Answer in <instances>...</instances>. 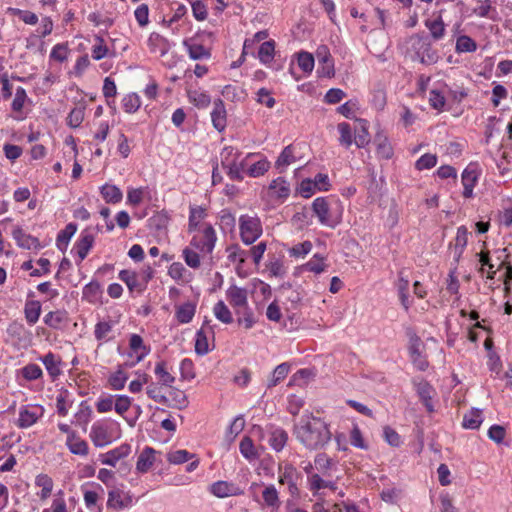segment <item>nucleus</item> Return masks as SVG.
<instances>
[{
	"instance_id": "1",
	"label": "nucleus",
	"mask_w": 512,
	"mask_h": 512,
	"mask_svg": "<svg viewBox=\"0 0 512 512\" xmlns=\"http://www.w3.org/2000/svg\"><path fill=\"white\" fill-rule=\"evenodd\" d=\"M294 434L296 439L310 450L323 448L331 439L327 424L312 414H305L300 418L294 425Z\"/></svg>"
},
{
	"instance_id": "2",
	"label": "nucleus",
	"mask_w": 512,
	"mask_h": 512,
	"mask_svg": "<svg viewBox=\"0 0 512 512\" xmlns=\"http://www.w3.org/2000/svg\"><path fill=\"white\" fill-rule=\"evenodd\" d=\"M190 245L202 254H211L217 240L216 232L210 224H203L195 231Z\"/></svg>"
},
{
	"instance_id": "3",
	"label": "nucleus",
	"mask_w": 512,
	"mask_h": 512,
	"mask_svg": "<svg viewBox=\"0 0 512 512\" xmlns=\"http://www.w3.org/2000/svg\"><path fill=\"white\" fill-rule=\"evenodd\" d=\"M239 229L241 240L246 245L254 243L262 235V224L257 216L242 215Z\"/></svg>"
},
{
	"instance_id": "4",
	"label": "nucleus",
	"mask_w": 512,
	"mask_h": 512,
	"mask_svg": "<svg viewBox=\"0 0 512 512\" xmlns=\"http://www.w3.org/2000/svg\"><path fill=\"white\" fill-rule=\"evenodd\" d=\"M279 483L287 485L288 491L292 496L299 494L297 481L300 479V473L291 463L279 464L278 466Z\"/></svg>"
},
{
	"instance_id": "5",
	"label": "nucleus",
	"mask_w": 512,
	"mask_h": 512,
	"mask_svg": "<svg viewBox=\"0 0 512 512\" xmlns=\"http://www.w3.org/2000/svg\"><path fill=\"white\" fill-rule=\"evenodd\" d=\"M409 354L413 365L420 371H425L428 367V361L422 356L423 343L415 332L409 330Z\"/></svg>"
},
{
	"instance_id": "6",
	"label": "nucleus",
	"mask_w": 512,
	"mask_h": 512,
	"mask_svg": "<svg viewBox=\"0 0 512 512\" xmlns=\"http://www.w3.org/2000/svg\"><path fill=\"white\" fill-rule=\"evenodd\" d=\"M312 210L322 225L335 227L340 222L338 218L331 216L329 202L325 197L316 198L312 203Z\"/></svg>"
},
{
	"instance_id": "7",
	"label": "nucleus",
	"mask_w": 512,
	"mask_h": 512,
	"mask_svg": "<svg viewBox=\"0 0 512 512\" xmlns=\"http://www.w3.org/2000/svg\"><path fill=\"white\" fill-rule=\"evenodd\" d=\"M226 298L237 315H240L241 311L249 306L248 292L245 288L231 285L226 291Z\"/></svg>"
},
{
	"instance_id": "8",
	"label": "nucleus",
	"mask_w": 512,
	"mask_h": 512,
	"mask_svg": "<svg viewBox=\"0 0 512 512\" xmlns=\"http://www.w3.org/2000/svg\"><path fill=\"white\" fill-rule=\"evenodd\" d=\"M316 57L320 65L318 68L319 75L328 78L333 77L335 74L334 62L327 46H319L316 51Z\"/></svg>"
},
{
	"instance_id": "9",
	"label": "nucleus",
	"mask_w": 512,
	"mask_h": 512,
	"mask_svg": "<svg viewBox=\"0 0 512 512\" xmlns=\"http://www.w3.org/2000/svg\"><path fill=\"white\" fill-rule=\"evenodd\" d=\"M162 403L173 408L182 409L187 405V398L182 390L167 386L162 387Z\"/></svg>"
},
{
	"instance_id": "10",
	"label": "nucleus",
	"mask_w": 512,
	"mask_h": 512,
	"mask_svg": "<svg viewBox=\"0 0 512 512\" xmlns=\"http://www.w3.org/2000/svg\"><path fill=\"white\" fill-rule=\"evenodd\" d=\"M12 237L16 241L20 248L27 250H40L43 246L41 245L38 238L27 234L21 227L16 226L12 230Z\"/></svg>"
},
{
	"instance_id": "11",
	"label": "nucleus",
	"mask_w": 512,
	"mask_h": 512,
	"mask_svg": "<svg viewBox=\"0 0 512 512\" xmlns=\"http://www.w3.org/2000/svg\"><path fill=\"white\" fill-rule=\"evenodd\" d=\"M6 331L8 336L19 345L27 346L32 341V333L21 322H11Z\"/></svg>"
},
{
	"instance_id": "12",
	"label": "nucleus",
	"mask_w": 512,
	"mask_h": 512,
	"mask_svg": "<svg viewBox=\"0 0 512 512\" xmlns=\"http://www.w3.org/2000/svg\"><path fill=\"white\" fill-rule=\"evenodd\" d=\"M210 492L218 498L239 496L244 493L238 485L227 481H217L213 483L210 487Z\"/></svg>"
},
{
	"instance_id": "13",
	"label": "nucleus",
	"mask_w": 512,
	"mask_h": 512,
	"mask_svg": "<svg viewBox=\"0 0 512 512\" xmlns=\"http://www.w3.org/2000/svg\"><path fill=\"white\" fill-rule=\"evenodd\" d=\"M214 336L212 327L208 321H205L201 329L196 334L195 352L198 355H205L209 351L208 337Z\"/></svg>"
},
{
	"instance_id": "14",
	"label": "nucleus",
	"mask_w": 512,
	"mask_h": 512,
	"mask_svg": "<svg viewBox=\"0 0 512 512\" xmlns=\"http://www.w3.org/2000/svg\"><path fill=\"white\" fill-rule=\"evenodd\" d=\"M41 361L44 364L48 374L52 378V380L57 379L61 374V358L55 355L52 352L47 353L43 357H41Z\"/></svg>"
},
{
	"instance_id": "15",
	"label": "nucleus",
	"mask_w": 512,
	"mask_h": 512,
	"mask_svg": "<svg viewBox=\"0 0 512 512\" xmlns=\"http://www.w3.org/2000/svg\"><path fill=\"white\" fill-rule=\"evenodd\" d=\"M94 236L88 231H82L79 240L75 244V249L80 261H83L88 255L94 244Z\"/></svg>"
},
{
	"instance_id": "16",
	"label": "nucleus",
	"mask_w": 512,
	"mask_h": 512,
	"mask_svg": "<svg viewBox=\"0 0 512 512\" xmlns=\"http://www.w3.org/2000/svg\"><path fill=\"white\" fill-rule=\"evenodd\" d=\"M130 452L131 446L129 444H122L103 455L101 462L105 465L115 466L120 459L128 456Z\"/></svg>"
},
{
	"instance_id": "17",
	"label": "nucleus",
	"mask_w": 512,
	"mask_h": 512,
	"mask_svg": "<svg viewBox=\"0 0 512 512\" xmlns=\"http://www.w3.org/2000/svg\"><path fill=\"white\" fill-rule=\"evenodd\" d=\"M42 415V412H39L38 408H29L23 407L20 409L19 418H18V427L20 428H28L34 425L39 417Z\"/></svg>"
},
{
	"instance_id": "18",
	"label": "nucleus",
	"mask_w": 512,
	"mask_h": 512,
	"mask_svg": "<svg viewBox=\"0 0 512 512\" xmlns=\"http://www.w3.org/2000/svg\"><path fill=\"white\" fill-rule=\"evenodd\" d=\"M131 504V498L126 496L119 489H112L109 491L107 507L112 509H123L128 507Z\"/></svg>"
},
{
	"instance_id": "19",
	"label": "nucleus",
	"mask_w": 512,
	"mask_h": 512,
	"mask_svg": "<svg viewBox=\"0 0 512 512\" xmlns=\"http://www.w3.org/2000/svg\"><path fill=\"white\" fill-rule=\"evenodd\" d=\"M213 126L219 131H223L226 127V110L221 99L214 102V108L211 112Z\"/></svg>"
},
{
	"instance_id": "20",
	"label": "nucleus",
	"mask_w": 512,
	"mask_h": 512,
	"mask_svg": "<svg viewBox=\"0 0 512 512\" xmlns=\"http://www.w3.org/2000/svg\"><path fill=\"white\" fill-rule=\"evenodd\" d=\"M90 438L96 447H103L111 442L108 429L101 424H94L91 427Z\"/></svg>"
},
{
	"instance_id": "21",
	"label": "nucleus",
	"mask_w": 512,
	"mask_h": 512,
	"mask_svg": "<svg viewBox=\"0 0 512 512\" xmlns=\"http://www.w3.org/2000/svg\"><path fill=\"white\" fill-rule=\"evenodd\" d=\"M288 441V433L279 427L272 428L269 433L268 442L273 450L280 452Z\"/></svg>"
},
{
	"instance_id": "22",
	"label": "nucleus",
	"mask_w": 512,
	"mask_h": 512,
	"mask_svg": "<svg viewBox=\"0 0 512 512\" xmlns=\"http://www.w3.org/2000/svg\"><path fill=\"white\" fill-rule=\"evenodd\" d=\"M119 279L123 281L130 291L141 292L144 289L143 283L139 282L138 275L131 270H121Z\"/></svg>"
},
{
	"instance_id": "23",
	"label": "nucleus",
	"mask_w": 512,
	"mask_h": 512,
	"mask_svg": "<svg viewBox=\"0 0 512 512\" xmlns=\"http://www.w3.org/2000/svg\"><path fill=\"white\" fill-rule=\"evenodd\" d=\"M156 451L153 448L146 447L139 455L136 468L139 472H147L155 460Z\"/></svg>"
},
{
	"instance_id": "24",
	"label": "nucleus",
	"mask_w": 512,
	"mask_h": 512,
	"mask_svg": "<svg viewBox=\"0 0 512 512\" xmlns=\"http://www.w3.org/2000/svg\"><path fill=\"white\" fill-rule=\"evenodd\" d=\"M66 444L70 452L75 455L85 456L88 454V444L86 441L77 437L75 432H71V435L67 437Z\"/></svg>"
},
{
	"instance_id": "25",
	"label": "nucleus",
	"mask_w": 512,
	"mask_h": 512,
	"mask_svg": "<svg viewBox=\"0 0 512 512\" xmlns=\"http://www.w3.org/2000/svg\"><path fill=\"white\" fill-rule=\"evenodd\" d=\"M67 321V312L61 310L51 311L44 317V323L53 329H60Z\"/></svg>"
},
{
	"instance_id": "26",
	"label": "nucleus",
	"mask_w": 512,
	"mask_h": 512,
	"mask_svg": "<svg viewBox=\"0 0 512 512\" xmlns=\"http://www.w3.org/2000/svg\"><path fill=\"white\" fill-rule=\"evenodd\" d=\"M24 314L26 321L30 325L35 324L39 320L41 314L40 302L37 300L27 301L25 303Z\"/></svg>"
},
{
	"instance_id": "27",
	"label": "nucleus",
	"mask_w": 512,
	"mask_h": 512,
	"mask_svg": "<svg viewBox=\"0 0 512 512\" xmlns=\"http://www.w3.org/2000/svg\"><path fill=\"white\" fill-rule=\"evenodd\" d=\"M290 372V365L288 363H281L279 364L274 371L272 372L271 376L268 379L267 387L272 388L278 385L283 379L287 377V375Z\"/></svg>"
},
{
	"instance_id": "28",
	"label": "nucleus",
	"mask_w": 512,
	"mask_h": 512,
	"mask_svg": "<svg viewBox=\"0 0 512 512\" xmlns=\"http://www.w3.org/2000/svg\"><path fill=\"white\" fill-rule=\"evenodd\" d=\"M482 422V411L476 408L471 409L463 417V427L467 429H478Z\"/></svg>"
},
{
	"instance_id": "29",
	"label": "nucleus",
	"mask_w": 512,
	"mask_h": 512,
	"mask_svg": "<svg viewBox=\"0 0 512 512\" xmlns=\"http://www.w3.org/2000/svg\"><path fill=\"white\" fill-rule=\"evenodd\" d=\"M76 230H77V226L73 223H69L68 225H66V227L63 230H61L58 233L57 239H56V244L60 250H62V251L66 250L68 243H69L70 239L72 238V236L75 234Z\"/></svg>"
},
{
	"instance_id": "30",
	"label": "nucleus",
	"mask_w": 512,
	"mask_h": 512,
	"mask_svg": "<svg viewBox=\"0 0 512 512\" xmlns=\"http://www.w3.org/2000/svg\"><path fill=\"white\" fill-rule=\"evenodd\" d=\"M269 190L278 198L282 199L287 198L290 194V186L282 177H278L277 179L273 180L269 185Z\"/></svg>"
},
{
	"instance_id": "31",
	"label": "nucleus",
	"mask_w": 512,
	"mask_h": 512,
	"mask_svg": "<svg viewBox=\"0 0 512 512\" xmlns=\"http://www.w3.org/2000/svg\"><path fill=\"white\" fill-rule=\"evenodd\" d=\"M262 497L265 505L273 509H278L281 505V501L278 496V491L274 485H268L262 492Z\"/></svg>"
},
{
	"instance_id": "32",
	"label": "nucleus",
	"mask_w": 512,
	"mask_h": 512,
	"mask_svg": "<svg viewBox=\"0 0 512 512\" xmlns=\"http://www.w3.org/2000/svg\"><path fill=\"white\" fill-rule=\"evenodd\" d=\"M316 470L324 477L330 476V470L334 466L333 460L325 454H318L314 459Z\"/></svg>"
},
{
	"instance_id": "33",
	"label": "nucleus",
	"mask_w": 512,
	"mask_h": 512,
	"mask_svg": "<svg viewBox=\"0 0 512 512\" xmlns=\"http://www.w3.org/2000/svg\"><path fill=\"white\" fill-rule=\"evenodd\" d=\"M239 449L243 457L247 460L252 461L259 457L257 450L254 446L252 439L248 436L244 437L239 445Z\"/></svg>"
},
{
	"instance_id": "34",
	"label": "nucleus",
	"mask_w": 512,
	"mask_h": 512,
	"mask_svg": "<svg viewBox=\"0 0 512 512\" xmlns=\"http://www.w3.org/2000/svg\"><path fill=\"white\" fill-rule=\"evenodd\" d=\"M213 312L215 317L222 323L231 324L233 322L232 313L222 300L215 304Z\"/></svg>"
},
{
	"instance_id": "35",
	"label": "nucleus",
	"mask_w": 512,
	"mask_h": 512,
	"mask_svg": "<svg viewBox=\"0 0 512 512\" xmlns=\"http://www.w3.org/2000/svg\"><path fill=\"white\" fill-rule=\"evenodd\" d=\"M426 27L429 29L431 36L434 40H440L445 34V26L441 16L434 20H427Z\"/></svg>"
},
{
	"instance_id": "36",
	"label": "nucleus",
	"mask_w": 512,
	"mask_h": 512,
	"mask_svg": "<svg viewBox=\"0 0 512 512\" xmlns=\"http://www.w3.org/2000/svg\"><path fill=\"white\" fill-rule=\"evenodd\" d=\"M308 480L312 491H318L323 488L336 489L334 482L323 479L319 473L311 474V476H308Z\"/></svg>"
},
{
	"instance_id": "37",
	"label": "nucleus",
	"mask_w": 512,
	"mask_h": 512,
	"mask_svg": "<svg viewBox=\"0 0 512 512\" xmlns=\"http://www.w3.org/2000/svg\"><path fill=\"white\" fill-rule=\"evenodd\" d=\"M313 377L314 373L310 369H301L290 378L288 385L302 387L306 385Z\"/></svg>"
},
{
	"instance_id": "38",
	"label": "nucleus",
	"mask_w": 512,
	"mask_h": 512,
	"mask_svg": "<svg viewBox=\"0 0 512 512\" xmlns=\"http://www.w3.org/2000/svg\"><path fill=\"white\" fill-rule=\"evenodd\" d=\"M101 194L106 202L109 203H118L121 201L123 196L121 190L118 187L108 184L102 186Z\"/></svg>"
},
{
	"instance_id": "39",
	"label": "nucleus",
	"mask_w": 512,
	"mask_h": 512,
	"mask_svg": "<svg viewBox=\"0 0 512 512\" xmlns=\"http://www.w3.org/2000/svg\"><path fill=\"white\" fill-rule=\"evenodd\" d=\"M129 347H130L131 351L134 354H136L137 362L142 360V358L147 353L146 352V347L143 344V340H142L141 336H139L137 334H132L131 335L130 341H129Z\"/></svg>"
},
{
	"instance_id": "40",
	"label": "nucleus",
	"mask_w": 512,
	"mask_h": 512,
	"mask_svg": "<svg viewBox=\"0 0 512 512\" xmlns=\"http://www.w3.org/2000/svg\"><path fill=\"white\" fill-rule=\"evenodd\" d=\"M476 180L477 177L473 171L464 170L462 174V184L464 186L463 196L465 198H470L472 196Z\"/></svg>"
},
{
	"instance_id": "41",
	"label": "nucleus",
	"mask_w": 512,
	"mask_h": 512,
	"mask_svg": "<svg viewBox=\"0 0 512 512\" xmlns=\"http://www.w3.org/2000/svg\"><path fill=\"white\" fill-rule=\"evenodd\" d=\"M167 460L170 464L179 465L195 457L194 454L189 453L187 450L180 449L176 451L168 452Z\"/></svg>"
},
{
	"instance_id": "42",
	"label": "nucleus",
	"mask_w": 512,
	"mask_h": 512,
	"mask_svg": "<svg viewBox=\"0 0 512 512\" xmlns=\"http://www.w3.org/2000/svg\"><path fill=\"white\" fill-rule=\"evenodd\" d=\"M228 259L232 262H238V267H240L246 260L248 254V250L241 249L238 245H231L227 248Z\"/></svg>"
},
{
	"instance_id": "43",
	"label": "nucleus",
	"mask_w": 512,
	"mask_h": 512,
	"mask_svg": "<svg viewBox=\"0 0 512 512\" xmlns=\"http://www.w3.org/2000/svg\"><path fill=\"white\" fill-rule=\"evenodd\" d=\"M275 45L273 41H266L260 45L258 57L263 64L270 63L274 57Z\"/></svg>"
},
{
	"instance_id": "44",
	"label": "nucleus",
	"mask_w": 512,
	"mask_h": 512,
	"mask_svg": "<svg viewBox=\"0 0 512 512\" xmlns=\"http://www.w3.org/2000/svg\"><path fill=\"white\" fill-rule=\"evenodd\" d=\"M224 169H227V174L232 180L241 181L243 176L241 172L246 166V161L243 159L240 162H233L232 164L222 165Z\"/></svg>"
},
{
	"instance_id": "45",
	"label": "nucleus",
	"mask_w": 512,
	"mask_h": 512,
	"mask_svg": "<svg viewBox=\"0 0 512 512\" xmlns=\"http://www.w3.org/2000/svg\"><path fill=\"white\" fill-rule=\"evenodd\" d=\"M359 130L357 131V134L355 135V144L357 147L361 148L367 145L370 142V137L368 133V127H367V121L363 119H359Z\"/></svg>"
},
{
	"instance_id": "46",
	"label": "nucleus",
	"mask_w": 512,
	"mask_h": 512,
	"mask_svg": "<svg viewBox=\"0 0 512 512\" xmlns=\"http://www.w3.org/2000/svg\"><path fill=\"white\" fill-rule=\"evenodd\" d=\"M195 314V306L191 303H185L178 307L176 317L181 323H188Z\"/></svg>"
},
{
	"instance_id": "47",
	"label": "nucleus",
	"mask_w": 512,
	"mask_h": 512,
	"mask_svg": "<svg viewBox=\"0 0 512 512\" xmlns=\"http://www.w3.org/2000/svg\"><path fill=\"white\" fill-rule=\"evenodd\" d=\"M477 49L476 42L470 38L469 36L462 35L457 38L456 41V51L463 52H474Z\"/></svg>"
},
{
	"instance_id": "48",
	"label": "nucleus",
	"mask_w": 512,
	"mask_h": 512,
	"mask_svg": "<svg viewBox=\"0 0 512 512\" xmlns=\"http://www.w3.org/2000/svg\"><path fill=\"white\" fill-rule=\"evenodd\" d=\"M337 128L340 133V144L348 148L353 143L352 129L350 125L346 122H342L338 124Z\"/></svg>"
},
{
	"instance_id": "49",
	"label": "nucleus",
	"mask_w": 512,
	"mask_h": 512,
	"mask_svg": "<svg viewBox=\"0 0 512 512\" xmlns=\"http://www.w3.org/2000/svg\"><path fill=\"white\" fill-rule=\"evenodd\" d=\"M189 55L194 60L208 59L210 57L209 49L198 43L188 44Z\"/></svg>"
},
{
	"instance_id": "50",
	"label": "nucleus",
	"mask_w": 512,
	"mask_h": 512,
	"mask_svg": "<svg viewBox=\"0 0 512 512\" xmlns=\"http://www.w3.org/2000/svg\"><path fill=\"white\" fill-rule=\"evenodd\" d=\"M188 97L189 100L198 108H205L211 102L210 96L204 92L189 91Z\"/></svg>"
},
{
	"instance_id": "51",
	"label": "nucleus",
	"mask_w": 512,
	"mask_h": 512,
	"mask_svg": "<svg viewBox=\"0 0 512 512\" xmlns=\"http://www.w3.org/2000/svg\"><path fill=\"white\" fill-rule=\"evenodd\" d=\"M375 141L377 142L378 155L384 159H390L393 155V149L387 138L378 135Z\"/></svg>"
},
{
	"instance_id": "52",
	"label": "nucleus",
	"mask_w": 512,
	"mask_h": 512,
	"mask_svg": "<svg viewBox=\"0 0 512 512\" xmlns=\"http://www.w3.org/2000/svg\"><path fill=\"white\" fill-rule=\"evenodd\" d=\"M205 216V210L201 207H193L189 216V231L193 232L199 229V223Z\"/></svg>"
},
{
	"instance_id": "53",
	"label": "nucleus",
	"mask_w": 512,
	"mask_h": 512,
	"mask_svg": "<svg viewBox=\"0 0 512 512\" xmlns=\"http://www.w3.org/2000/svg\"><path fill=\"white\" fill-rule=\"evenodd\" d=\"M36 485L42 487L39 494L41 499H46L51 494L53 488V482L47 475H38L36 478Z\"/></svg>"
},
{
	"instance_id": "54",
	"label": "nucleus",
	"mask_w": 512,
	"mask_h": 512,
	"mask_svg": "<svg viewBox=\"0 0 512 512\" xmlns=\"http://www.w3.org/2000/svg\"><path fill=\"white\" fill-rule=\"evenodd\" d=\"M324 258L319 254L314 255V257L303 265V269L307 271L314 272L319 274L325 270Z\"/></svg>"
},
{
	"instance_id": "55",
	"label": "nucleus",
	"mask_w": 512,
	"mask_h": 512,
	"mask_svg": "<svg viewBox=\"0 0 512 512\" xmlns=\"http://www.w3.org/2000/svg\"><path fill=\"white\" fill-rule=\"evenodd\" d=\"M140 105V99L135 93L128 94L122 99V106L127 113L136 112Z\"/></svg>"
},
{
	"instance_id": "56",
	"label": "nucleus",
	"mask_w": 512,
	"mask_h": 512,
	"mask_svg": "<svg viewBox=\"0 0 512 512\" xmlns=\"http://www.w3.org/2000/svg\"><path fill=\"white\" fill-rule=\"evenodd\" d=\"M83 120H84V108L83 107H75L70 111V113L67 117V124L71 128H77L81 125Z\"/></svg>"
},
{
	"instance_id": "57",
	"label": "nucleus",
	"mask_w": 512,
	"mask_h": 512,
	"mask_svg": "<svg viewBox=\"0 0 512 512\" xmlns=\"http://www.w3.org/2000/svg\"><path fill=\"white\" fill-rule=\"evenodd\" d=\"M314 62L311 53L302 51L298 54V65L305 73H310L313 70Z\"/></svg>"
},
{
	"instance_id": "58",
	"label": "nucleus",
	"mask_w": 512,
	"mask_h": 512,
	"mask_svg": "<svg viewBox=\"0 0 512 512\" xmlns=\"http://www.w3.org/2000/svg\"><path fill=\"white\" fill-rule=\"evenodd\" d=\"M241 155L236 148L232 146L225 147L221 152V164H232L233 162H238V158Z\"/></svg>"
},
{
	"instance_id": "59",
	"label": "nucleus",
	"mask_w": 512,
	"mask_h": 512,
	"mask_svg": "<svg viewBox=\"0 0 512 512\" xmlns=\"http://www.w3.org/2000/svg\"><path fill=\"white\" fill-rule=\"evenodd\" d=\"M22 375L26 380L32 381L42 377V369L36 364H28L22 368Z\"/></svg>"
},
{
	"instance_id": "60",
	"label": "nucleus",
	"mask_w": 512,
	"mask_h": 512,
	"mask_svg": "<svg viewBox=\"0 0 512 512\" xmlns=\"http://www.w3.org/2000/svg\"><path fill=\"white\" fill-rule=\"evenodd\" d=\"M270 167V163L267 160H260L254 163L248 169V175L251 177H259L264 175Z\"/></svg>"
},
{
	"instance_id": "61",
	"label": "nucleus",
	"mask_w": 512,
	"mask_h": 512,
	"mask_svg": "<svg viewBox=\"0 0 512 512\" xmlns=\"http://www.w3.org/2000/svg\"><path fill=\"white\" fill-rule=\"evenodd\" d=\"M183 257H184L186 264L189 267H191L193 269H197L200 267V255L196 251H194L190 248H185L183 250Z\"/></svg>"
},
{
	"instance_id": "62",
	"label": "nucleus",
	"mask_w": 512,
	"mask_h": 512,
	"mask_svg": "<svg viewBox=\"0 0 512 512\" xmlns=\"http://www.w3.org/2000/svg\"><path fill=\"white\" fill-rule=\"evenodd\" d=\"M294 160L295 159H294V155H293V150H292V147L289 145V146L285 147L283 149V151L281 152L280 156L278 157V159L276 161V166H277V168L286 167L289 164L293 163Z\"/></svg>"
},
{
	"instance_id": "63",
	"label": "nucleus",
	"mask_w": 512,
	"mask_h": 512,
	"mask_svg": "<svg viewBox=\"0 0 512 512\" xmlns=\"http://www.w3.org/2000/svg\"><path fill=\"white\" fill-rule=\"evenodd\" d=\"M437 163V157L433 154H424L416 161V168L418 170L433 168Z\"/></svg>"
},
{
	"instance_id": "64",
	"label": "nucleus",
	"mask_w": 512,
	"mask_h": 512,
	"mask_svg": "<svg viewBox=\"0 0 512 512\" xmlns=\"http://www.w3.org/2000/svg\"><path fill=\"white\" fill-rule=\"evenodd\" d=\"M99 496L95 491H85L84 501L86 507L92 512H101V508L97 506Z\"/></svg>"
}]
</instances>
